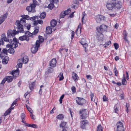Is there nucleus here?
<instances>
[{"mask_svg":"<svg viewBox=\"0 0 131 131\" xmlns=\"http://www.w3.org/2000/svg\"><path fill=\"white\" fill-rule=\"evenodd\" d=\"M96 37L97 39L99 40L103 41L104 38V36L103 34H97Z\"/></svg>","mask_w":131,"mask_h":131,"instance_id":"nucleus-15","label":"nucleus"},{"mask_svg":"<svg viewBox=\"0 0 131 131\" xmlns=\"http://www.w3.org/2000/svg\"><path fill=\"white\" fill-rule=\"evenodd\" d=\"M19 70H15L12 71V73L14 77V79H15L16 77L19 74Z\"/></svg>","mask_w":131,"mask_h":131,"instance_id":"nucleus-16","label":"nucleus"},{"mask_svg":"<svg viewBox=\"0 0 131 131\" xmlns=\"http://www.w3.org/2000/svg\"><path fill=\"white\" fill-rule=\"evenodd\" d=\"M17 33V32L15 29H14L13 30H9L7 31V37L9 38H10L11 37L13 38Z\"/></svg>","mask_w":131,"mask_h":131,"instance_id":"nucleus-6","label":"nucleus"},{"mask_svg":"<svg viewBox=\"0 0 131 131\" xmlns=\"http://www.w3.org/2000/svg\"><path fill=\"white\" fill-rule=\"evenodd\" d=\"M57 63L56 60V59H53L50 61V66L52 67H54L56 66Z\"/></svg>","mask_w":131,"mask_h":131,"instance_id":"nucleus-12","label":"nucleus"},{"mask_svg":"<svg viewBox=\"0 0 131 131\" xmlns=\"http://www.w3.org/2000/svg\"><path fill=\"white\" fill-rule=\"evenodd\" d=\"M80 42L82 45L84 47L86 48V47L87 45V44L86 43V41L85 39L82 38Z\"/></svg>","mask_w":131,"mask_h":131,"instance_id":"nucleus-23","label":"nucleus"},{"mask_svg":"<svg viewBox=\"0 0 131 131\" xmlns=\"http://www.w3.org/2000/svg\"><path fill=\"white\" fill-rule=\"evenodd\" d=\"M6 79L8 82H11L13 80L11 76H8L6 77Z\"/></svg>","mask_w":131,"mask_h":131,"instance_id":"nucleus-39","label":"nucleus"},{"mask_svg":"<svg viewBox=\"0 0 131 131\" xmlns=\"http://www.w3.org/2000/svg\"><path fill=\"white\" fill-rule=\"evenodd\" d=\"M28 61V57L26 56H24L22 58L19 59V61H21L22 62L24 63H27Z\"/></svg>","mask_w":131,"mask_h":131,"instance_id":"nucleus-13","label":"nucleus"},{"mask_svg":"<svg viewBox=\"0 0 131 131\" xmlns=\"http://www.w3.org/2000/svg\"><path fill=\"white\" fill-rule=\"evenodd\" d=\"M7 52L8 50H7L6 49H4L2 50V51L1 52L0 57L2 58L4 56V54L7 55Z\"/></svg>","mask_w":131,"mask_h":131,"instance_id":"nucleus-17","label":"nucleus"},{"mask_svg":"<svg viewBox=\"0 0 131 131\" xmlns=\"http://www.w3.org/2000/svg\"><path fill=\"white\" fill-rule=\"evenodd\" d=\"M86 78L89 79L90 80L92 79V76L90 75H86Z\"/></svg>","mask_w":131,"mask_h":131,"instance_id":"nucleus-59","label":"nucleus"},{"mask_svg":"<svg viewBox=\"0 0 131 131\" xmlns=\"http://www.w3.org/2000/svg\"><path fill=\"white\" fill-rule=\"evenodd\" d=\"M114 3H113L108 1L106 5L107 8L109 10H112L115 7Z\"/></svg>","mask_w":131,"mask_h":131,"instance_id":"nucleus-10","label":"nucleus"},{"mask_svg":"<svg viewBox=\"0 0 131 131\" xmlns=\"http://www.w3.org/2000/svg\"><path fill=\"white\" fill-rule=\"evenodd\" d=\"M123 35H124V39L125 41L127 42H129L126 38L127 34V33L125 31H124V33H123Z\"/></svg>","mask_w":131,"mask_h":131,"instance_id":"nucleus-37","label":"nucleus"},{"mask_svg":"<svg viewBox=\"0 0 131 131\" xmlns=\"http://www.w3.org/2000/svg\"><path fill=\"white\" fill-rule=\"evenodd\" d=\"M0 39H2V40L3 41L6 42H8V37L7 38L5 34V33H3L2 35L1 38H0Z\"/></svg>","mask_w":131,"mask_h":131,"instance_id":"nucleus-20","label":"nucleus"},{"mask_svg":"<svg viewBox=\"0 0 131 131\" xmlns=\"http://www.w3.org/2000/svg\"><path fill=\"white\" fill-rule=\"evenodd\" d=\"M86 14L85 13V12H83L82 13V22L83 23V20L84 19V16H85Z\"/></svg>","mask_w":131,"mask_h":131,"instance_id":"nucleus-53","label":"nucleus"},{"mask_svg":"<svg viewBox=\"0 0 131 131\" xmlns=\"http://www.w3.org/2000/svg\"><path fill=\"white\" fill-rule=\"evenodd\" d=\"M74 12H73L70 15V18L72 17L74 15Z\"/></svg>","mask_w":131,"mask_h":131,"instance_id":"nucleus-64","label":"nucleus"},{"mask_svg":"<svg viewBox=\"0 0 131 131\" xmlns=\"http://www.w3.org/2000/svg\"><path fill=\"white\" fill-rule=\"evenodd\" d=\"M25 125L26 126H28V127H33V124H30L28 123L25 124Z\"/></svg>","mask_w":131,"mask_h":131,"instance_id":"nucleus-57","label":"nucleus"},{"mask_svg":"<svg viewBox=\"0 0 131 131\" xmlns=\"http://www.w3.org/2000/svg\"><path fill=\"white\" fill-rule=\"evenodd\" d=\"M88 123V121L86 120H84L82 121L81 122L80 127L82 129H84Z\"/></svg>","mask_w":131,"mask_h":131,"instance_id":"nucleus-11","label":"nucleus"},{"mask_svg":"<svg viewBox=\"0 0 131 131\" xmlns=\"http://www.w3.org/2000/svg\"><path fill=\"white\" fill-rule=\"evenodd\" d=\"M12 45H10L8 44L6 45V47L7 48H10L13 47V46H12Z\"/></svg>","mask_w":131,"mask_h":131,"instance_id":"nucleus-62","label":"nucleus"},{"mask_svg":"<svg viewBox=\"0 0 131 131\" xmlns=\"http://www.w3.org/2000/svg\"><path fill=\"white\" fill-rule=\"evenodd\" d=\"M64 96V95L63 94L60 97V99H59V102L60 104H61L62 102V100L63 99V98Z\"/></svg>","mask_w":131,"mask_h":131,"instance_id":"nucleus-47","label":"nucleus"},{"mask_svg":"<svg viewBox=\"0 0 131 131\" xmlns=\"http://www.w3.org/2000/svg\"><path fill=\"white\" fill-rule=\"evenodd\" d=\"M8 52L11 54H13L14 53V50L13 48H10L8 50Z\"/></svg>","mask_w":131,"mask_h":131,"instance_id":"nucleus-35","label":"nucleus"},{"mask_svg":"<svg viewBox=\"0 0 131 131\" xmlns=\"http://www.w3.org/2000/svg\"><path fill=\"white\" fill-rule=\"evenodd\" d=\"M35 30L33 31V35H36L37 33L39 31V27L37 26H35L34 28Z\"/></svg>","mask_w":131,"mask_h":131,"instance_id":"nucleus-30","label":"nucleus"},{"mask_svg":"<svg viewBox=\"0 0 131 131\" xmlns=\"http://www.w3.org/2000/svg\"><path fill=\"white\" fill-rule=\"evenodd\" d=\"M67 123L64 122H61L60 124V127H65Z\"/></svg>","mask_w":131,"mask_h":131,"instance_id":"nucleus-40","label":"nucleus"},{"mask_svg":"<svg viewBox=\"0 0 131 131\" xmlns=\"http://www.w3.org/2000/svg\"><path fill=\"white\" fill-rule=\"evenodd\" d=\"M54 7V4L52 3H50L49 4L48 6V8L50 9H52Z\"/></svg>","mask_w":131,"mask_h":131,"instance_id":"nucleus-42","label":"nucleus"},{"mask_svg":"<svg viewBox=\"0 0 131 131\" xmlns=\"http://www.w3.org/2000/svg\"><path fill=\"white\" fill-rule=\"evenodd\" d=\"M21 17L22 18H24L25 20L26 19L27 20H29V19H30V20L31 19L33 20V17H32L30 18V17L27 15H22L21 16Z\"/></svg>","mask_w":131,"mask_h":131,"instance_id":"nucleus-31","label":"nucleus"},{"mask_svg":"<svg viewBox=\"0 0 131 131\" xmlns=\"http://www.w3.org/2000/svg\"><path fill=\"white\" fill-rule=\"evenodd\" d=\"M38 38L39 40L36 41L35 43V45L34 47L33 53H36L40 47V43L42 42L44 40V39L43 38V37L41 36H39Z\"/></svg>","mask_w":131,"mask_h":131,"instance_id":"nucleus-1","label":"nucleus"},{"mask_svg":"<svg viewBox=\"0 0 131 131\" xmlns=\"http://www.w3.org/2000/svg\"><path fill=\"white\" fill-rule=\"evenodd\" d=\"M72 77L73 79L75 81L78 80L79 78L77 75L74 72H72Z\"/></svg>","mask_w":131,"mask_h":131,"instance_id":"nucleus-19","label":"nucleus"},{"mask_svg":"<svg viewBox=\"0 0 131 131\" xmlns=\"http://www.w3.org/2000/svg\"><path fill=\"white\" fill-rule=\"evenodd\" d=\"M24 26L27 27V29L28 30H29L30 29L31 26L30 24H26Z\"/></svg>","mask_w":131,"mask_h":131,"instance_id":"nucleus-54","label":"nucleus"},{"mask_svg":"<svg viewBox=\"0 0 131 131\" xmlns=\"http://www.w3.org/2000/svg\"><path fill=\"white\" fill-rule=\"evenodd\" d=\"M88 110L86 109H82L80 110L79 113L81 114L80 117L82 119L86 118L88 116L87 114Z\"/></svg>","mask_w":131,"mask_h":131,"instance_id":"nucleus-4","label":"nucleus"},{"mask_svg":"<svg viewBox=\"0 0 131 131\" xmlns=\"http://www.w3.org/2000/svg\"><path fill=\"white\" fill-rule=\"evenodd\" d=\"M114 71L115 73V75L117 76L118 71H117V69L116 67H115L114 69Z\"/></svg>","mask_w":131,"mask_h":131,"instance_id":"nucleus-49","label":"nucleus"},{"mask_svg":"<svg viewBox=\"0 0 131 131\" xmlns=\"http://www.w3.org/2000/svg\"><path fill=\"white\" fill-rule=\"evenodd\" d=\"M76 101L78 104L81 105L84 104L86 102V101L85 99L78 97L76 98Z\"/></svg>","mask_w":131,"mask_h":131,"instance_id":"nucleus-8","label":"nucleus"},{"mask_svg":"<svg viewBox=\"0 0 131 131\" xmlns=\"http://www.w3.org/2000/svg\"><path fill=\"white\" fill-rule=\"evenodd\" d=\"M8 56H6L4 59H3V63L4 64H6L8 62Z\"/></svg>","mask_w":131,"mask_h":131,"instance_id":"nucleus-27","label":"nucleus"},{"mask_svg":"<svg viewBox=\"0 0 131 131\" xmlns=\"http://www.w3.org/2000/svg\"><path fill=\"white\" fill-rule=\"evenodd\" d=\"M33 8V4H31L30 6H28L26 8V10L29 12H31Z\"/></svg>","mask_w":131,"mask_h":131,"instance_id":"nucleus-25","label":"nucleus"},{"mask_svg":"<svg viewBox=\"0 0 131 131\" xmlns=\"http://www.w3.org/2000/svg\"><path fill=\"white\" fill-rule=\"evenodd\" d=\"M119 105L118 104L115 105L114 107V110L115 112L116 113H118L117 111H118V108H119Z\"/></svg>","mask_w":131,"mask_h":131,"instance_id":"nucleus-34","label":"nucleus"},{"mask_svg":"<svg viewBox=\"0 0 131 131\" xmlns=\"http://www.w3.org/2000/svg\"><path fill=\"white\" fill-rule=\"evenodd\" d=\"M38 2L36 1V0H33V8H35L36 7V5H37Z\"/></svg>","mask_w":131,"mask_h":131,"instance_id":"nucleus-50","label":"nucleus"},{"mask_svg":"<svg viewBox=\"0 0 131 131\" xmlns=\"http://www.w3.org/2000/svg\"><path fill=\"white\" fill-rule=\"evenodd\" d=\"M107 98L105 95H104L103 96V101H105L107 100Z\"/></svg>","mask_w":131,"mask_h":131,"instance_id":"nucleus-58","label":"nucleus"},{"mask_svg":"<svg viewBox=\"0 0 131 131\" xmlns=\"http://www.w3.org/2000/svg\"><path fill=\"white\" fill-rule=\"evenodd\" d=\"M6 81V79L5 78L3 80L1 84H3L5 83V82Z\"/></svg>","mask_w":131,"mask_h":131,"instance_id":"nucleus-61","label":"nucleus"},{"mask_svg":"<svg viewBox=\"0 0 131 131\" xmlns=\"http://www.w3.org/2000/svg\"><path fill=\"white\" fill-rule=\"evenodd\" d=\"M25 35L27 36L28 37H31L33 35L32 33H31L28 31H24Z\"/></svg>","mask_w":131,"mask_h":131,"instance_id":"nucleus-32","label":"nucleus"},{"mask_svg":"<svg viewBox=\"0 0 131 131\" xmlns=\"http://www.w3.org/2000/svg\"><path fill=\"white\" fill-rule=\"evenodd\" d=\"M116 125L117 126V131H124V128L123 126V123L121 121H119L117 122Z\"/></svg>","mask_w":131,"mask_h":131,"instance_id":"nucleus-7","label":"nucleus"},{"mask_svg":"<svg viewBox=\"0 0 131 131\" xmlns=\"http://www.w3.org/2000/svg\"><path fill=\"white\" fill-rule=\"evenodd\" d=\"M71 90L72 92L73 93H75L76 91V89L75 88L74 86H72L71 88Z\"/></svg>","mask_w":131,"mask_h":131,"instance_id":"nucleus-46","label":"nucleus"},{"mask_svg":"<svg viewBox=\"0 0 131 131\" xmlns=\"http://www.w3.org/2000/svg\"><path fill=\"white\" fill-rule=\"evenodd\" d=\"M9 38H8V42L12 44L13 48H15L18 47V45H17V43L18 40L15 38H13V39H9Z\"/></svg>","mask_w":131,"mask_h":131,"instance_id":"nucleus-5","label":"nucleus"},{"mask_svg":"<svg viewBox=\"0 0 131 131\" xmlns=\"http://www.w3.org/2000/svg\"><path fill=\"white\" fill-rule=\"evenodd\" d=\"M122 3L121 2H118L117 3H115V7H116L117 9H119L121 7Z\"/></svg>","mask_w":131,"mask_h":131,"instance_id":"nucleus-21","label":"nucleus"},{"mask_svg":"<svg viewBox=\"0 0 131 131\" xmlns=\"http://www.w3.org/2000/svg\"><path fill=\"white\" fill-rule=\"evenodd\" d=\"M52 32V30L50 27L48 26L46 27V32L47 34H50Z\"/></svg>","mask_w":131,"mask_h":131,"instance_id":"nucleus-22","label":"nucleus"},{"mask_svg":"<svg viewBox=\"0 0 131 131\" xmlns=\"http://www.w3.org/2000/svg\"><path fill=\"white\" fill-rule=\"evenodd\" d=\"M97 131H103V128L101 125H99L97 127Z\"/></svg>","mask_w":131,"mask_h":131,"instance_id":"nucleus-41","label":"nucleus"},{"mask_svg":"<svg viewBox=\"0 0 131 131\" xmlns=\"http://www.w3.org/2000/svg\"><path fill=\"white\" fill-rule=\"evenodd\" d=\"M19 39L21 41L26 40L28 41L29 40V38L25 35H24L20 37L19 38Z\"/></svg>","mask_w":131,"mask_h":131,"instance_id":"nucleus-14","label":"nucleus"},{"mask_svg":"<svg viewBox=\"0 0 131 131\" xmlns=\"http://www.w3.org/2000/svg\"><path fill=\"white\" fill-rule=\"evenodd\" d=\"M46 16V13L45 12L42 13L40 15V17L41 19L44 18Z\"/></svg>","mask_w":131,"mask_h":131,"instance_id":"nucleus-38","label":"nucleus"},{"mask_svg":"<svg viewBox=\"0 0 131 131\" xmlns=\"http://www.w3.org/2000/svg\"><path fill=\"white\" fill-rule=\"evenodd\" d=\"M114 46L115 49L116 50L119 47V46L118 45V44L116 43H114Z\"/></svg>","mask_w":131,"mask_h":131,"instance_id":"nucleus-52","label":"nucleus"},{"mask_svg":"<svg viewBox=\"0 0 131 131\" xmlns=\"http://www.w3.org/2000/svg\"><path fill=\"white\" fill-rule=\"evenodd\" d=\"M105 17L103 15H98L95 16V19L97 23H100L105 20Z\"/></svg>","mask_w":131,"mask_h":131,"instance_id":"nucleus-9","label":"nucleus"},{"mask_svg":"<svg viewBox=\"0 0 131 131\" xmlns=\"http://www.w3.org/2000/svg\"><path fill=\"white\" fill-rule=\"evenodd\" d=\"M122 84L123 85H126L127 84V81L125 77H124V79H122Z\"/></svg>","mask_w":131,"mask_h":131,"instance_id":"nucleus-44","label":"nucleus"},{"mask_svg":"<svg viewBox=\"0 0 131 131\" xmlns=\"http://www.w3.org/2000/svg\"><path fill=\"white\" fill-rule=\"evenodd\" d=\"M50 2H51L52 3H56L58 2V0H51V1H50Z\"/></svg>","mask_w":131,"mask_h":131,"instance_id":"nucleus-63","label":"nucleus"},{"mask_svg":"<svg viewBox=\"0 0 131 131\" xmlns=\"http://www.w3.org/2000/svg\"><path fill=\"white\" fill-rule=\"evenodd\" d=\"M14 107H10L7 110L4 114V115L5 116H6L7 115H8L11 112V110L12 109H13Z\"/></svg>","mask_w":131,"mask_h":131,"instance_id":"nucleus-28","label":"nucleus"},{"mask_svg":"<svg viewBox=\"0 0 131 131\" xmlns=\"http://www.w3.org/2000/svg\"><path fill=\"white\" fill-rule=\"evenodd\" d=\"M8 15V13L6 12L5 14H4L3 16L1 17H3V18L5 20L6 18H7Z\"/></svg>","mask_w":131,"mask_h":131,"instance_id":"nucleus-56","label":"nucleus"},{"mask_svg":"<svg viewBox=\"0 0 131 131\" xmlns=\"http://www.w3.org/2000/svg\"><path fill=\"white\" fill-rule=\"evenodd\" d=\"M54 71L53 69L51 67H49L47 68V70L46 71V73L48 74L53 72Z\"/></svg>","mask_w":131,"mask_h":131,"instance_id":"nucleus-26","label":"nucleus"},{"mask_svg":"<svg viewBox=\"0 0 131 131\" xmlns=\"http://www.w3.org/2000/svg\"><path fill=\"white\" fill-rule=\"evenodd\" d=\"M29 112L31 114H30V116L31 117V118L32 119H33V114L32 113V110L30 108H29L28 110Z\"/></svg>","mask_w":131,"mask_h":131,"instance_id":"nucleus-48","label":"nucleus"},{"mask_svg":"<svg viewBox=\"0 0 131 131\" xmlns=\"http://www.w3.org/2000/svg\"><path fill=\"white\" fill-rule=\"evenodd\" d=\"M71 12V10L70 8L68 9L67 10H65L64 13H63L62 15H61V18L63 17L66 15H68Z\"/></svg>","mask_w":131,"mask_h":131,"instance_id":"nucleus-18","label":"nucleus"},{"mask_svg":"<svg viewBox=\"0 0 131 131\" xmlns=\"http://www.w3.org/2000/svg\"><path fill=\"white\" fill-rule=\"evenodd\" d=\"M57 118L60 120H62L64 117L63 114H60L59 115L57 116Z\"/></svg>","mask_w":131,"mask_h":131,"instance_id":"nucleus-33","label":"nucleus"},{"mask_svg":"<svg viewBox=\"0 0 131 131\" xmlns=\"http://www.w3.org/2000/svg\"><path fill=\"white\" fill-rule=\"evenodd\" d=\"M58 77H59V80L61 81L64 79V77L63 75V74L62 72H60L58 75Z\"/></svg>","mask_w":131,"mask_h":131,"instance_id":"nucleus-36","label":"nucleus"},{"mask_svg":"<svg viewBox=\"0 0 131 131\" xmlns=\"http://www.w3.org/2000/svg\"><path fill=\"white\" fill-rule=\"evenodd\" d=\"M31 82H29V83L30 84V83ZM29 87L30 89L32 90H33V83L32 82H31V84H29Z\"/></svg>","mask_w":131,"mask_h":131,"instance_id":"nucleus-51","label":"nucleus"},{"mask_svg":"<svg viewBox=\"0 0 131 131\" xmlns=\"http://www.w3.org/2000/svg\"><path fill=\"white\" fill-rule=\"evenodd\" d=\"M57 23V21L55 20H52L50 22L51 26L52 27H54Z\"/></svg>","mask_w":131,"mask_h":131,"instance_id":"nucleus-24","label":"nucleus"},{"mask_svg":"<svg viewBox=\"0 0 131 131\" xmlns=\"http://www.w3.org/2000/svg\"><path fill=\"white\" fill-rule=\"evenodd\" d=\"M18 63H17V65L18 67L21 68L22 67V62L21 61H19V60H18Z\"/></svg>","mask_w":131,"mask_h":131,"instance_id":"nucleus-45","label":"nucleus"},{"mask_svg":"<svg viewBox=\"0 0 131 131\" xmlns=\"http://www.w3.org/2000/svg\"><path fill=\"white\" fill-rule=\"evenodd\" d=\"M25 117V115L24 113H22L21 115V119H24Z\"/></svg>","mask_w":131,"mask_h":131,"instance_id":"nucleus-60","label":"nucleus"},{"mask_svg":"<svg viewBox=\"0 0 131 131\" xmlns=\"http://www.w3.org/2000/svg\"><path fill=\"white\" fill-rule=\"evenodd\" d=\"M111 43V41H109L108 42H106L105 44L103 45V46H104V47L106 48L110 45Z\"/></svg>","mask_w":131,"mask_h":131,"instance_id":"nucleus-43","label":"nucleus"},{"mask_svg":"<svg viewBox=\"0 0 131 131\" xmlns=\"http://www.w3.org/2000/svg\"><path fill=\"white\" fill-rule=\"evenodd\" d=\"M107 28V26L103 24L100 26H98L96 28V30L99 33L103 34L106 32Z\"/></svg>","mask_w":131,"mask_h":131,"instance_id":"nucleus-2","label":"nucleus"},{"mask_svg":"<svg viewBox=\"0 0 131 131\" xmlns=\"http://www.w3.org/2000/svg\"><path fill=\"white\" fill-rule=\"evenodd\" d=\"M26 20L24 18H22L20 21L19 20V23L20 24L23 25H25L26 24Z\"/></svg>","mask_w":131,"mask_h":131,"instance_id":"nucleus-29","label":"nucleus"},{"mask_svg":"<svg viewBox=\"0 0 131 131\" xmlns=\"http://www.w3.org/2000/svg\"><path fill=\"white\" fill-rule=\"evenodd\" d=\"M19 22V20H17L16 21L15 25L16 26V27H15V28L17 29V33L19 32L23 33L24 32V31L23 28V25L20 24Z\"/></svg>","mask_w":131,"mask_h":131,"instance_id":"nucleus-3","label":"nucleus"},{"mask_svg":"<svg viewBox=\"0 0 131 131\" xmlns=\"http://www.w3.org/2000/svg\"><path fill=\"white\" fill-rule=\"evenodd\" d=\"M5 20L4 19L3 17H0V25L2 24Z\"/></svg>","mask_w":131,"mask_h":131,"instance_id":"nucleus-55","label":"nucleus"}]
</instances>
